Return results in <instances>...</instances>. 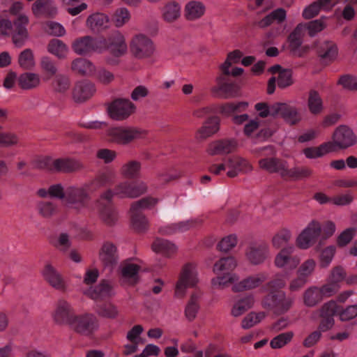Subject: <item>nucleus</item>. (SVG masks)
<instances>
[{
    "instance_id": "nucleus-1",
    "label": "nucleus",
    "mask_w": 357,
    "mask_h": 357,
    "mask_svg": "<svg viewBox=\"0 0 357 357\" xmlns=\"http://www.w3.org/2000/svg\"><path fill=\"white\" fill-rule=\"evenodd\" d=\"M88 188V185L70 186L64 191L61 184H55L50 186L49 195L53 198L64 199L67 207L77 213H84L90 211L89 196L86 193Z\"/></svg>"
},
{
    "instance_id": "nucleus-2",
    "label": "nucleus",
    "mask_w": 357,
    "mask_h": 357,
    "mask_svg": "<svg viewBox=\"0 0 357 357\" xmlns=\"http://www.w3.org/2000/svg\"><path fill=\"white\" fill-rule=\"evenodd\" d=\"M238 266L234 257H225L218 259L213 265V272L216 277L211 279V285L214 289H222L229 284L237 282L238 274L233 273Z\"/></svg>"
},
{
    "instance_id": "nucleus-3",
    "label": "nucleus",
    "mask_w": 357,
    "mask_h": 357,
    "mask_svg": "<svg viewBox=\"0 0 357 357\" xmlns=\"http://www.w3.org/2000/svg\"><path fill=\"white\" fill-rule=\"evenodd\" d=\"M243 71L242 68L238 67H234L231 71H227L226 74H224L223 70H220L215 78L216 84L212 87L211 92L219 93L225 99L239 97L241 88L232 77L241 75Z\"/></svg>"
},
{
    "instance_id": "nucleus-4",
    "label": "nucleus",
    "mask_w": 357,
    "mask_h": 357,
    "mask_svg": "<svg viewBox=\"0 0 357 357\" xmlns=\"http://www.w3.org/2000/svg\"><path fill=\"white\" fill-rule=\"evenodd\" d=\"M199 282L198 271L196 264L189 262L185 264L179 274L176 284L174 296L183 298L188 288L195 287Z\"/></svg>"
},
{
    "instance_id": "nucleus-5",
    "label": "nucleus",
    "mask_w": 357,
    "mask_h": 357,
    "mask_svg": "<svg viewBox=\"0 0 357 357\" xmlns=\"http://www.w3.org/2000/svg\"><path fill=\"white\" fill-rule=\"evenodd\" d=\"M69 328L78 334L90 336L99 328V321L91 313L75 314Z\"/></svg>"
},
{
    "instance_id": "nucleus-6",
    "label": "nucleus",
    "mask_w": 357,
    "mask_h": 357,
    "mask_svg": "<svg viewBox=\"0 0 357 357\" xmlns=\"http://www.w3.org/2000/svg\"><path fill=\"white\" fill-rule=\"evenodd\" d=\"M294 298L287 296L283 291L271 292L265 298L263 305L273 311L275 314H282L291 307Z\"/></svg>"
},
{
    "instance_id": "nucleus-7",
    "label": "nucleus",
    "mask_w": 357,
    "mask_h": 357,
    "mask_svg": "<svg viewBox=\"0 0 357 357\" xmlns=\"http://www.w3.org/2000/svg\"><path fill=\"white\" fill-rule=\"evenodd\" d=\"M305 25L298 24L287 37L289 43L288 49L290 54L297 57H303L308 53L310 47L308 45L302 46L305 35Z\"/></svg>"
},
{
    "instance_id": "nucleus-8",
    "label": "nucleus",
    "mask_w": 357,
    "mask_h": 357,
    "mask_svg": "<svg viewBox=\"0 0 357 357\" xmlns=\"http://www.w3.org/2000/svg\"><path fill=\"white\" fill-rule=\"evenodd\" d=\"M321 232V224L316 220L311 221L297 236L296 245L303 250L310 248L320 236Z\"/></svg>"
},
{
    "instance_id": "nucleus-9",
    "label": "nucleus",
    "mask_w": 357,
    "mask_h": 357,
    "mask_svg": "<svg viewBox=\"0 0 357 357\" xmlns=\"http://www.w3.org/2000/svg\"><path fill=\"white\" fill-rule=\"evenodd\" d=\"M130 51L137 59H145L151 56L155 52L153 41L143 34L136 35L130 43Z\"/></svg>"
},
{
    "instance_id": "nucleus-10",
    "label": "nucleus",
    "mask_w": 357,
    "mask_h": 357,
    "mask_svg": "<svg viewBox=\"0 0 357 357\" xmlns=\"http://www.w3.org/2000/svg\"><path fill=\"white\" fill-rule=\"evenodd\" d=\"M75 313L71 304L66 300H59L56 303L52 317L54 321L59 325L70 326Z\"/></svg>"
},
{
    "instance_id": "nucleus-11",
    "label": "nucleus",
    "mask_w": 357,
    "mask_h": 357,
    "mask_svg": "<svg viewBox=\"0 0 357 357\" xmlns=\"http://www.w3.org/2000/svg\"><path fill=\"white\" fill-rule=\"evenodd\" d=\"M333 151L335 148L345 149L356 143V137L351 128L347 126L337 128L333 135Z\"/></svg>"
},
{
    "instance_id": "nucleus-12",
    "label": "nucleus",
    "mask_w": 357,
    "mask_h": 357,
    "mask_svg": "<svg viewBox=\"0 0 357 357\" xmlns=\"http://www.w3.org/2000/svg\"><path fill=\"white\" fill-rule=\"evenodd\" d=\"M144 130L137 128H115L110 130L109 135L112 142L119 144H126L134 139L143 137Z\"/></svg>"
},
{
    "instance_id": "nucleus-13",
    "label": "nucleus",
    "mask_w": 357,
    "mask_h": 357,
    "mask_svg": "<svg viewBox=\"0 0 357 357\" xmlns=\"http://www.w3.org/2000/svg\"><path fill=\"white\" fill-rule=\"evenodd\" d=\"M245 255L251 264L259 265L270 257L271 252L268 244L253 243L248 246Z\"/></svg>"
},
{
    "instance_id": "nucleus-14",
    "label": "nucleus",
    "mask_w": 357,
    "mask_h": 357,
    "mask_svg": "<svg viewBox=\"0 0 357 357\" xmlns=\"http://www.w3.org/2000/svg\"><path fill=\"white\" fill-rule=\"evenodd\" d=\"M44 280L54 289L64 291L67 283L61 274L50 263H47L41 271Z\"/></svg>"
},
{
    "instance_id": "nucleus-15",
    "label": "nucleus",
    "mask_w": 357,
    "mask_h": 357,
    "mask_svg": "<svg viewBox=\"0 0 357 357\" xmlns=\"http://www.w3.org/2000/svg\"><path fill=\"white\" fill-rule=\"evenodd\" d=\"M316 52L321 62L329 64L337 57L338 48L335 42L324 40L317 44Z\"/></svg>"
},
{
    "instance_id": "nucleus-16",
    "label": "nucleus",
    "mask_w": 357,
    "mask_h": 357,
    "mask_svg": "<svg viewBox=\"0 0 357 357\" xmlns=\"http://www.w3.org/2000/svg\"><path fill=\"white\" fill-rule=\"evenodd\" d=\"M45 166L50 169L64 172L77 171L83 167L79 160L70 158L56 159L53 161L45 159Z\"/></svg>"
},
{
    "instance_id": "nucleus-17",
    "label": "nucleus",
    "mask_w": 357,
    "mask_h": 357,
    "mask_svg": "<svg viewBox=\"0 0 357 357\" xmlns=\"http://www.w3.org/2000/svg\"><path fill=\"white\" fill-rule=\"evenodd\" d=\"M259 167L270 173L278 174L283 178L286 177L289 165L287 161L277 158H266L259 161Z\"/></svg>"
},
{
    "instance_id": "nucleus-18",
    "label": "nucleus",
    "mask_w": 357,
    "mask_h": 357,
    "mask_svg": "<svg viewBox=\"0 0 357 357\" xmlns=\"http://www.w3.org/2000/svg\"><path fill=\"white\" fill-rule=\"evenodd\" d=\"M93 83L84 80L75 84L73 89V98L76 102H84L91 98L96 93Z\"/></svg>"
},
{
    "instance_id": "nucleus-19",
    "label": "nucleus",
    "mask_w": 357,
    "mask_h": 357,
    "mask_svg": "<svg viewBox=\"0 0 357 357\" xmlns=\"http://www.w3.org/2000/svg\"><path fill=\"white\" fill-rule=\"evenodd\" d=\"M29 23L27 16L21 15L13 22L14 33L13 42L16 47H21L28 38V31L26 26Z\"/></svg>"
},
{
    "instance_id": "nucleus-20",
    "label": "nucleus",
    "mask_w": 357,
    "mask_h": 357,
    "mask_svg": "<svg viewBox=\"0 0 357 357\" xmlns=\"http://www.w3.org/2000/svg\"><path fill=\"white\" fill-rule=\"evenodd\" d=\"M267 276L266 273H259L250 275L243 280L235 283L232 287V290L234 292H239L255 289L267 279Z\"/></svg>"
},
{
    "instance_id": "nucleus-21",
    "label": "nucleus",
    "mask_w": 357,
    "mask_h": 357,
    "mask_svg": "<svg viewBox=\"0 0 357 357\" xmlns=\"http://www.w3.org/2000/svg\"><path fill=\"white\" fill-rule=\"evenodd\" d=\"M99 259L105 266L113 267L119 260L117 247L112 242H105L99 251Z\"/></svg>"
},
{
    "instance_id": "nucleus-22",
    "label": "nucleus",
    "mask_w": 357,
    "mask_h": 357,
    "mask_svg": "<svg viewBox=\"0 0 357 357\" xmlns=\"http://www.w3.org/2000/svg\"><path fill=\"white\" fill-rule=\"evenodd\" d=\"M83 294L94 301L102 300L114 294L113 287L109 282L102 281L95 287L83 289Z\"/></svg>"
},
{
    "instance_id": "nucleus-23",
    "label": "nucleus",
    "mask_w": 357,
    "mask_h": 357,
    "mask_svg": "<svg viewBox=\"0 0 357 357\" xmlns=\"http://www.w3.org/2000/svg\"><path fill=\"white\" fill-rule=\"evenodd\" d=\"M96 40L89 36L80 37L75 40L72 49L78 55H87L98 49Z\"/></svg>"
},
{
    "instance_id": "nucleus-24",
    "label": "nucleus",
    "mask_w": 357,
    "mask_h": 357,
    "mask_svg": "<svg viewBox=\"0 0 357 357\" xmlns=\"http://www.w3.org/2000/svg\"><path fill=\"white\" fill-rule=\"evenodd\" d=\"M141 267L132 263H123L121 266V280L123 284L135 285L139 280Z\"/></svg>"
},
{
    "instance_id": "nucleus-25",
    "label": "nucleus",
    "mask_w": 357,
    "mask_h": 357,
    "mask_svg": "<svg viewBox=\"0 0 357 357\" xmlns=\"http://www.w3.org/2000/svg\"><path fill=\"white\" fill-rule=\"evenodd\" d=\"M236 145L234 139L216 140L208 144L206 151L210 155L228 154L234 151Z\"/></svg>"
},
{
    "instance_id": "nucleus-26",
    "label": "nucleus",
    "mask_w": 357,
    "mask_h": 357,
    "mask_svg": "<svg viewBox=\"0 0 357 357\" xmlns=\"http://www.w3.org/2000/svg\"><path fill=\"white\" fill-rule=\"evenodd\" d=\"M292 252L293 248L289 247L284 248L278 252L274 260L275 266L282 268L289 265L290 268H295L299 264L300 259L297 257H291L290 255Z\"/></svg>"
},
{
    "instance_id": "nucleus-27",
    "label": "nucleus",
    "mask_w": 357,
    "mask_h": 357,
    "mask_svg": "<svg viewBox=\"0 0 357 357\" xmlns=\"http://www.w3.org/2000/svg\"><path fill=\"white\" fill-rule=\"evenodd\" d=\"M107 50L112 55L116 57L123 55L127 51L124 36L119 32L114 33L109 38Z\"/></svg>"
},
{
    "instance_id": "nucleus-28",
    "label": "nucleus",
    "mask_w": 357,
    "mask_h": 357,
    "mask_svg": "<svg viewBox=\"0 0 357 357\" xmlns=\"http://www.w3.org/2000/svg\"><path fill=\"white\" fill-rule=\"evenodd\" d=\"M36 17H52L56 13V8L52 0H36L31 7Z\"/></svg>"
},
{
    "instance_id": "nucleus-29",
    "label": "nucleus",
    "mask_w": 357,
    "mask_h": 357,
    "mask_svg": "<svg viewBox=\"0 0 357 357\" xmlns=\"http://www.w3.org/2000/svg\"><path fill=\"white\" fill-rule=\"evenodd\" d=\"M115 178L116 174L112 170H106L99 174L89 183L84 184V185L89 186V188L86 189V193L89 195V192L95 191L100 188L113 183Z\"/></svg>"
},
{
    "instance_id": "nucleus-30",
    "label": "nucleus",
    "mask_w": 357,
    "mask_h": 357,
    "mask_svg": "<svg viewBox=\"0 0 357 357\" xmlns=\"http://www.w3.org/2000/svg\"><path fill=\"white\" fill-rule=\"evenodd\" d=\"M115 178L116 174L112 170H106L99 174L89 183L84 184V185L89 186V188L86 189V193L89 195V192L95 191L100 188L113 183Z\"/></svg>"
},
{
    "instance_id": "nucleus-31",
    "label": "nucleus",
    "mask_w": 357,
    "mask_h": 357,
    "mask_svg": "<svg viewBox=\"0 0 357 357\" xmlns=\"http://www.w3.org/2000/svg\"><path fill=\"white\" fill-rule=\"evenodd\" d=\"M333 0H317L307 6L303 12V17L310 20L319 15L321 10H329L333 7Z\"/></svg>"
},
{
    "instance_id": "nucleus-32",
    "label": "nucleus",
    "mask_w": 357,
    "mask_h": 357,
    "mask_svg": "<svg viewBox=\"0 0 357 357\" xmlns=\"http://www.w3.org/2000/svg\"><path fill=\"white\" fill-rule=\"evenodd\" d=\"M130 183L128 181L118 183L114 189H108L100 195V199L110 202L114 197L129 198Z\"/></svg>"
},
{
    "instance_id": "nucleus-33",
    "label": "nucleus",
    "mask_w": 357,
    "mask_h": 357,
    "mask_svg": "<svg viewBox=\"0 0 357 357\" xmlns=\"http://www.w3.org/2000/svg\"><path fill=\"white\" fill-rule=\"evenodd\" d=\"M227 168L229 169L227 174L229 177H235L240 172L251 171L252 167L245 159L239 157H232L227 161Z\"/></svg>"
},
{
    "instance_id": "nucleus-34",
    "label": "nucleus",
    "mask_w": 357,
    "mask_h": 357,
    "mask_svg": "<svg viewBox=\"0 0 357 357\" xmlns=\"http://www.w3.org/2000/svg\"><path fill=\"white\" fill-rule=\"evenodd\" d=\"M107 112H132L135 105L128 98H117L110 102H105Z\"/></svg>"
},
{
    "instance_id": "nucleus-35",
    "label": "nucleus",
    "mask_w": 357,
    "mask_h": 357,
    "mask_svg": "<svg viewBox=\"0 0 357 357\" xmlns=\"http://www.w3.org/2000/svg\"><path fill=\"white\" fill-rule=\"evenodd\" d=\"M152 250L165 257H170L176 253L177 247L167 240L156 238L152 244Z\"/></svg>"
},
{
    "instance_id": "nucleus-36",
    "label": "nucleus",
    "mask_w": 357,
    "mask_h": 357,
    "mask_svg": "<svg viewBox=\"0 0 357 357\" xmlns=\"http://www.w3.org/2000/svg\"><path fill=\"white\" fill-rule=\"evenodd\" d=\"M72 70L81 76H89L95 72L94 65L86 59L77 58L72 61Z\"/></svg>"
},
{
    "instance_id": "nucleus-37",
    "label": "nucleus",
    "mask_w": 357,
    "mask_h": 357,
    "mask_svg": "<svg viewBox=\"0 0 357 357\" xmlns=\"http://www.w3.org/2000/svg\"><path fill=\"white\" fill-rule=\"evenodd\" d=\"M198 223L197 220L183 221L162 227L160 229V232L167 235L172 234L176 232H183L195 227Z\"/></svg>"
},
{
    "instance_id": "nucleus-38",
    "label": "nucleus",
    "mask_w": 357,
    "mask_h": 357,
    "mask_svg": "<svg viewBox=\"0 0 357 357\" xmlns=\"http://www.w3.org/2000/svg\"><path fill=\"white\" fill-rule=\"evenodd\" d=\"M255 108L258 112H297V109L286 102H275L269 105L267 102H258Z\"/></svg>"
},
{
    "instance_id": "nucleus-39",
    "label": "nucleus",
    "mask_w": 357,
    "mask_h": 357,
    "mask_svg": "<svg viewBox=\"0 0 357 357\" xmlns=\"http://www.w3.org/2000/svg\"><path fill=\"white\" fill-rule=\"evenodd\" d=\"M286 10L284 8H280L272 11L270 14L258 22L257 26L260 28H266L272 24L274 22L280 24L286 20Z\"/></svg>"
},
{
    "instance_id": "nucleus-40",
    "label": "nucleus",
    "mask_w": 357,
    "mask_h": 357,
    "mask_svg": "<svg viewBox=\"0 0 357 357\" xmlns=\"http://www.w3.org/2000/svg\"><path fill=\"white\" fill-rule=\"evenodd\" d=\"M220 129V119L217 116L207 119L199 131L201 138L205 139L218 132Z\"/></svg>"
},
{
    "instance_id": "nucleus-41",
    "label": "nucleus",
    "mask_w": 357,
    "mask_h": 357,
    "mask_svg": "<svg viewBox=\"0 0 357 357\" xmlns=\"http://www.w3.org/2000/svg\"><path fill=\"white\" fill-rule=\"evenodd\" d=\"M332 151H333V144L331 142H328L317 147L306 148L303 150V153L307 158L315 159L322 157Z\"/></svg>"
},
{
    "instance_id": "nucleus-42",
    "label": "nucleus",
    "mask_w": 357,
    "mask_h": 357,
    "mask_svg": "<svg viewBox=\"0 0 357 357\" xmlns=\"http://www.w3.org/2000/svg\"><path fill=\"white\" fill-rule=\"evenodd\" d=\"M17 84L21 89L29 90L37 87L40 84V78L37 74L24 73L18 77Z\"/></svg>"
},
{
    "instance_id": "nucleus-43",
    "label": "nucleus",
    "mask_w": 357,
    "mask_h": 357,
    "mask_svg": "<svg viewBox=\"0 0 357 357\" xmlns=\"http://www.w3.org/2000/svg\"><path fill=\"white\" fill-rule=\"evenodd\" d=\"M249 103L247 101L238 102H226L222 105H213L209 109V112H240L248 109Z\"/></svg>"
},
{
    "instance_id": "nucleus-44",
    "label": "nucleus",
    "mask_w": 357,
    "mask_h": 357,
    "mask_svg": "<svg viewBox=\"0 0 357 357\" xmlns=\"http://www.w3.org/2000/svg\"><path fill=\"white\" fill-rule=\"evenodd\" d=\"M292 237L291 231L287 228H282L277 231L271 238L272 246L280 249L287 245Z\"/></svg>"
},
{
    "instance_id": "nucleus-45",
    "label": "nucleus",
    "mask_w": 357,
    "mask_h": 357,
    "mask_svg": "<svg viewBox=\"0 0 357 357\" xmlns=\"http://www.w3.org/2000/svg\"><path fill=\"white\" fill-rule=\"evenodd\" d=\"M205 12L204 5L197 1L189 2L185 6V17L189 20H194L201 17Z\"/></svg>"
},
{
    "instance_id": "nucleus-46",
    "label": "nucleus",
    "mask_w": 357,
    "mask_h": 357,
    "mask_svg": "<svg viewBox=\"0 0 357 357\" xmlns=\"http://www.w3.org/2000/svg\"><path fill=\"white\" fill-rule=\"evenodd\" d=\"M47 51L61 59H64L68 52L67 45L61 40L54 38L50 40L47 46Z\"/></svg>"
},
{
    "instance_id": "nucleus-47",
    "label": "nucleus",
    "mask_w": 357,
    "mask_h": 357,
    "mask_svg": "<svg viewBox=\"0 0 357 357\" xmlns=\"http://www.w3.org/2000/svg\"><path fill=\"white\" fill-rule=\"evenodd\" d=\"M100 199L98 201L99 206V216L100 219L107 225H114L118 220L117 212L111 205H107L104 207L100 206Z\"/></svg>"
},
{
    "instance_id": "nucleus-48",
    "label": "nucleus",
    "mask_w": 357,
    "mask_h": 357,
    "mask_svg": "<svg viewBox=\"0 0 357 357\" xmlns=\"http://www.w3.org/2000/svg\"><path fill=\"white\" fill-rule=\"evenodd\" d=\"M108 22V18L102 13H94L88 17L86 25L93 31H99L101 29L106 26Z\"/></svg>"
},
{
    "instance_id": "nucleus-49",
    "label": "nucleus",
    "mask_w": 357,
    "mask_h": 357,
    "mask_svg": "<svg viewBox=\"0 0 357 357\" xmlns=\"http://www.w3.org/2000/svg\"><path fill=\"white\" fill-rule=\"evenodd\" d=\"M141 169V163L136 160L129 161L121 167V175L128 178L139 177Z\"/></svg>"
},
{
    "instance_id": "nucleus-50",
    "label": "nucleus",
    "mask_w": 357,
    "mask_h": 357,
    "mask_svg": "<svg viewBox=\"0 0 357 357\" xmlns=\"http://www.w3.org/2000/svg\"><path fill=\"white\" fill-rule=\"evenodd\" d=\"M254 304V297L247 296L238 300L233 306L231 314L234 317H239L252 307Z\"/></svg>"
},
{
    "instance_id": "nucleus-51",
    "label": "nucleus",
    "mask_w": 357,
    "mask_h": 357,
    "mask_svg": "<svg viewBox=\"0 0 357 357\" xmlns=\"http://www.w3.org/2000/svg\"><path fill=\"white\" fill-rule=\"evenodd\" d=\"M159 202V199L153 197H146L134 202L130 206V211L142 213L143 210L153 208Z\"/></svg>"
},
{
    "instance_id": "nucleus-52",
    "label": "nucleus",
    "mask_w": 357,
    "mask_h": 357,
    "mask_svg": "<svg viewBox=\"0 0 357 357\" xmlns=\"http://www.w3.org/2000/svg\"><path fill=\"white\" fill-rule=\"evenodd\" d=\"M96 312L100 317L107 319H116L119 315L117 307L111 302L97 305Z\"/></svg>"
},
{
    "instance_id": "nucleus-53",
    "label": "nucleus",
    "mask_w": 357,
    "mask_h": 357,
    "mask_svg": "<svg viewBox=\"0 0 357 357\" xmlns=\"http://www.w3.org/2000/svg\"><path fill=\"white\" fill-rule=\"evenodd\" d=\"M200 297V294L197 293L192 294L186 305L185 314L189 321H192L197 316L199 309V301Z\"/></svg>"
},
{
    "instance_id": "nucleus-54",
    "label": "nucleus",
    "mask_w": 357,
    "mask_h": 357,
    "mask_svg": "<svg viewBox=\"0 0 357 357\" xmlns=\"http://www.w3.org/2000/svg\"><path fill=\"white\" fill-rule=\"evenodd\" d=\"M180 6L175 1L167 3L163 8L162 16L165 21L172 22L180 16Z\"/></svg>"
},
{
    "instance_id": "nucleus-55",
    "label": "nucleus",
    "mask_w": 357,
    "mask_h": 357,
    "mask_svg": "<svg viewBox=\"0 0 357 357\" xmlns=\"http://www.w3.org/2000/svg\"><path fill=\"white\" fill-rule=\"evenodd\" d=\"M303 298L305 305L313 307L319 303L323 299V297L318 287H312L305 291Z\"/></svg>"
},
{
    "instance_id": "nucleus-56",
    "label": "nucleus",
    "mask_w": 357,
    "mask_h": 357,
    "mask_svg": "<svg viewBox=\"0 0 357 357\" xmlns=\"http://www.w3.org/2000/svg\"><path fill=\"white\" fill-rule=\"evenodd\" d=\"M312 174V170L306 167H294L289 168L286 175V178L291 180H301L310 177Z\"/></svg>"
},
{
    "instance_id": "nucleus-57",
    "label": "nucleus",
    "mask_w": 357,
    "mask_h": 357,
    "mask_svg": "<svg viewBox=\"0 0 357 357\" xmlns=\"http://www.w3.org/2000/svg\"><path fill=\"white\" fill-rule=\"evenodd\" d=\"M131 222L134 229L138 232H142L148 228V220L146 218L139 212L130 211Z\"/></svg>"
},
{
    "instance_id": "nucleus-58",
    "label": "nucleus",
    "mask_w": 357,
    "mask_h": 357,
    "mask_svg": "<svg viewBox=\"0 0 357 357\" xmlns=\"http://www.w3.org/2000/svg\"><path fill=\"white\" fill-rule=\"evenodd\" d=\"M242 56L243 53L239 50H235L228 53L225 62L219 66V70H223L224 74H226L227 71H231V64L237 63Z\"/></svg>"
},
{
    "instance_id": "nucleus-59",
    "label": "nucleus",
    "mask_w": 357,
    "mask_h": 357,
    "mask_svg": "<svg viewBox=\"0 0 357 357\" xmlns=\"http://www.w3.org/2000/svg\"><path fill=\"white\" fill-rule=\"evenodd\" d=\"M18 63L25 70H29L35 66L34 56L31 49H26L20 54Z\"/></svg>"
},
{
    "instance_id": "nucleus-60",
    "label": "nucleus",
    "mask_w": 357,
    "mask_h": 357,
    "mask_svg": "<svg viewBox=\"0 0 357 357\" xmlns=\"http://www.w3.org/2000/svg\"><path fill=\"white\" fill-rule=\"evenodd\" d=\"M81 0H63L66 11L71 15L75 16L86 9L87 5L82 3L78 5Z\"/></svg>"
},
{
    "instance_id": "nucleus-61",
    "label": "nucleus",
    "mask_w": 357,
    "mask_h": 357,
    "mask_svg": "<svg viewBox=\"0 0 357 357\" xmlns=\"http://www.w3.org/2000/svg\"><path fill=\"white\" fill-rule=\"evenodd\" d=\"M266 317L264 312H250L242 321L241 326L248 329L259 323Z\"/></svg>"
},
{
    "instance_id": "nucleus-62",
    "label": "nucleus",
    "mask_w": 357,
    "mask_h": 357,
    "mask_svg": "<svg viewBox=\"0 0 357 357\" xmlns=\"http://www.w3.org/2000/svg\"><path fill=\"white\" fill-rule=\"evenodd\" d=\"M39 213L44 218H50L58 212L57 206L51 202H41L37 205Z\"/></svg>"
},
{
    "instance_id": "nucleus-63",
    "label": "nucleus",
    "mask_w": 357,
    "mask_h": 357,
    "mask_svg": "<svg viewBox=\"0 0 357 357\" xmlns=\"http://www.w3.org/2000/svg\"><path fill=\"white\" fill-rule=\"evenodd\" d=\"M70 86L69 78L63 75H56L52 82V87L56 92L64 93Z\"/></svg>"
},
{
    "instance_id": "nucleus-64",
    "label": "nucleus",
    "mask_w": 357,
    "mask_h": 357,
    "mask_svg": "<svg viewBox=\"0 0 357 357\" xmlns=\"http://www.w3.org/2000/svg\"><path fill=\"white\" fill-rule=\"evenodd\" d=\"M337 84L350 91H357V77L351 75H342L337 82Z\"/></svg>"
}]
</instances>
